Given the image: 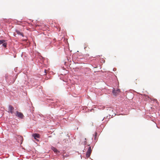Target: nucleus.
Instances as JSON below:
<instances>
[{
    "label": "nucleus",
    "mask_w": 160,
    "mask_h": 160,
    "mask_svg": "<svg viewBox=\"0 0 160 160\" xmlns=\"http://www.w3.org/2000/svg\"><path fill=\"white\" fill-rule=\"evenodd\" d=\"M15 114L17 116L21 118H22L24 117V116L22 113L18 111H17Z\"/></svg>",
    "instance_id": "obj_1"
},
{
    "label": "nucleus",
    "mask_w": 160,
    "mask_h": 160,
    "mask_svg": "<svg viewBox=\"0 0 160 160\" xmlns=\"http://www.w3.org/2000/svg\"><path fill=\"white\" fill-rule=\"evenodd\" d=\"M92 150L91 149V147H89L87 152L86 157H87V158H88L89 157H90L91 153L92 152Z\"/></svg>",
    "instance_id": "obj_2"
},
{
    "label": "nucleus",
    "mask_w": 160,
    "mask_h": 160,
    "mask_svg": "<svg viewBox=\"0 0 160 160\" xmlns=\"http://www.w3.org/2000/svg\"><path fill=\"white\" fill-rule=\"evenodd\" d=\"M120 92V89H117L116 90H115L114 89L112 91V93L113 95L115 96H116L118 95L119 92Z\"/></svg>",
    "instance_id": "obj_3"
},
{
    "label": "nucleus",
    "mask_w": 160,
    "mask_h": 160,
    "mask_svg": "<svg viewBox=\"0 0 160 160\" xmlns=\"http://www.w3.org/2000/svg\"><path fill=\"white\" fill-rule=\"evenodd\" d=\"M14 108L13 106L11 105H9L8 107L9 112H11L12 114L14 112Z\"/></svg>",
    "instance_id": "obj_4"
},
{
    "label": "nucleus",
    "mask_w": 160,
    "mask_h": 160,
    "mask_svg": "<svg viewBox=\"0 0 160 160\" xmlns=\"http://www.w3.org/2000/svg\"><path fill=\"white\" fill-rule=\"evenodd\" d=\"M32 136L34 137L35 139H36V138H40L39 134L37 133L33 134Z\"/></svg>",
    "instance_id": "obj_5"
},
{
    "label": "nucleus",
    "mask_w": 160,
    "mask_h": 160,
    "mask_svg": "<svg viewBox=\"0 0 160 160\" xmlns=\"http://www.w3.org/2000/svg\"><path fill=\"white\" fill-rule=\"evenodd\" d=\"M16 32L17 33V34L22 36V37H23V34L22 32H20L18 30H16Z\"/></svg>",
    "instance_id": "obj_6"
},
{
    "label": "nucleus",
    "mask_w": 160,
    "mask_h": 160,
    "mask_svg": "<svg viewBox=\"0 0 160 160\" xmlns=\"http://www.w3.org/2000/svg\"><path fill=\"white\" fill-rule=\"evenodd\" d=\"M52 149L53 150V151L56 153H57L59 151H58V150L55 148L54 147H52Z\"/></svg>",
    "instance_id": "obj_7"
},
{
    "label": "nucleus",
    "mask_w": 160,
    "mask_h": 160,
    "mask_svg": "<svg viewBox=\"0 0 160 160\" xmlns=\"http://www.w3.org/2000/svg\"><path fill=\"white\" fill-rule=\"evenodd\" d=\"M2 46L5 47V48H6L7 47V43L6 42H4L2 44Z\"/></svg>",
    "instance_id": "obj_8"
},
{
    "label": "nucleus",
    "mask_w": 160,
    "mask_h": 160,
    "mask_svg": "<svg viewBox=\"0 0 160 160\" xmlns=\"http://www.w3.org/2000/svg\"><path fill=\"white\" fill-rule=\"evenodd\" d=\"M6 41L4 40H0V45L2 44L4 42H5Z\"/></svg>",
    "instance_id": "obj_9"
},
{
    "label": "nucleus",
    "mask_w": 160,
    "mask_h": 160,
    "mask_svg": "<svg viewBox=\"0 0 160 160\" xmlns=\"http://www.w3.org/2000/svg\"><path fill=\"white\" fill-rule=\"evenodd\" d=\"M19 138H20L21 139H22H22H23V138H22V137L20 136V137H19Z\"/></svg>",
    "instance_id": "obj_10"
},
{
    "label": "nucleus",
    "mask_w": 160,
    "mask_h": 160,
    "mask_svg": "<svg viewBox=\"0 0 160 160\" xmlns=\"http://www.w3.org/2000/svg\"><path fill=\"white\" fill-rule=\"evenodd\" d=\"M47 71V70H44V72H45V73H46V72Z\"/></svg>",
    "instance_id": "obj_11"
}]
</instances>
